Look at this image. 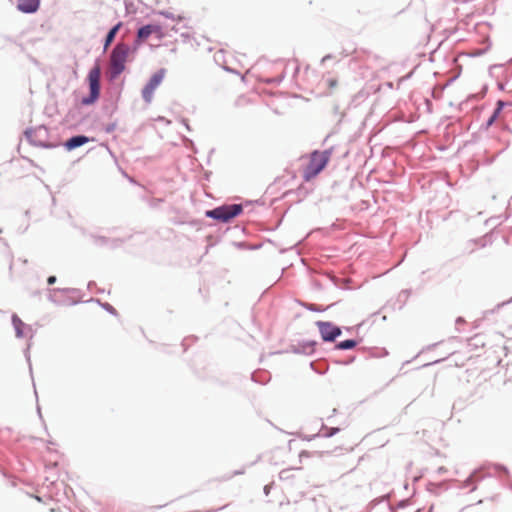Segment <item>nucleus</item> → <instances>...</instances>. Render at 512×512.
<instances>
[{
    "mask_svg": "<svg viewBox=\"0 0 512 512\" xmlns=\"http://www.w3.org/2000/svg\"><path fill=\"white\" fill-rule=\"evenodd\" d=\"M330 151H314L307 160L306 165L302 170V177L305 181L309 182L314 179L330 161Z\"/></svg>",
    "mask_w": 512,
    "mask_h": 512,
    "instance_id": "1",
    "label": "nucleus"
},
{
    "mask_svg": "<svg viewBox=\"0 0 512 512\" xmlns=\"http://www.w3.org/2000/svg\"><path fill=\"white\" fill-rule=\"evenodd\" d=\"M129 47L124 43L117 44L110 55V73L112 78L118 77L125 70Z\"/></svg>",
    "mask_w": 512,
    "mask_h": 512,
    "instance_id": "2",
    "label": "nucleus"
},
{
    "mask_svg": "<svg viewBox=\"0 0 512 512\" xmlns=\"http://www.w3.org/2000/svg\"><path fill=\"white\" fill-rule=\"evenodd\" d=\"M100 77L101 69L100 65L96 64L90 71L87 77L90 89L89 97L82 99V104L91 105L96 102L100 95Z\"/></svg>",
    "mask_w": 512,
    "mask_h": 512,
    "instance_id": "3",
    "label": "nucleus"
},
{
    "mask_svg": "<svg viewBox=\"0 0 512 512\" xmlns=\"http://www.w3.org/2000/svg\"><path fill=\"white\" fill-rule=\"evenodd\" d=\"M242 211L243 208L240 204L223 205L213 210H208L206 216L225 223L238 216Z\"/></svg>",
    "mask_w": 512,
    "mask_h": 512,
    "instance_id": "4",
    "label": "nucleus"
},
{
    "mask_svg": "<svg viewBox=\"0 0 512 512\" xmlns=\"http://www.w3.org/2000/svg\"><path fill=\"white\" fill-rule=\"evenodd\" d=\"M165 69H160L154 73L149 79L148 83L142 89V97L145 102L150 103L153 99L155 90L159 87L165 77Z\"/></svg>",
    "mask_w": 512,
    "mask_h": 512,
    "instance_id": "5",
    "label": "nucleus"
},
{
    "mask_svg": "<svg viewBox=\"0 0 512 512\" xmlns=\"http://www.w3.org/2000/svg\"><path fill=\"white\" fill-rule=\"evenodd\" d=\"M316 325L324 341H334L341 335V329L330 322L318 321Z\"/></svg>",
    "mask_w": 512,
    "mask_h": 512,
    "instance_id": "6",
    "label": "nucleus"
},
{
    "mask_svg": "<svg viewBox=\"0 0 512 512\" xmlns=\"http://www.w3.org/2000/svg\"><path fill=\"white\" fill-rule=\"evenodd\" d=\"M153 33L161 36L162 35V27L160 25H156V24L145 25L138 30L137 37L140 40H146Z\"/></svg>",
    "mask_w": 512,
    "mask_h": 512,
    "instance_id": "7",
    "label": "nucleus"
},
{
    "mask_svg": "<svg viewBox=\"0 0 512 512\" xmlns=\"http://www.w3.org/2000/svg\"><path fill=\"white\" fill-rule=\"evenodd\" d=\"M40 5L39 0H18L17 8L23 13H34Z\"/></svg>",
    "mask_w": 512,
    "mask_h": 512,
    "instance_id": "8",
    "label": "nucleus"
},
{
    "mask_svg": "<svg viewBox=\"0 0 512 512\" xmlns=\"http://www.w3.org/2000/svg\"><path fill=\"white\" fill-rule=\"evenodd\" d=\"M87 142H88V138L86 136H82V135L74 136V137L70 138L65 143V147L68 150H72V149H75L77 147H80V146L86 144Z\"/></svg>",
    "mask_w": 512,
    "mask_h": 512,
    "instance_id": "9",
    "label": "nucleus"
},
{
    "mask_svg": "<svg viewBox=\"0 0 512 512\" xmlns=\"http://www.w3.org/2000/svg\"><path fill=\"white\" fill-rule=\"evenodd\" d=\"M122 26V23L119 22L118 24H116L107 34L106 36V39H105V44H104V49L106 50L110 44L113 42L117 32L119 31V29L121 28Z\"/></svg>",
    "mask_w": 512,
    "mask_h": 512,
    "instance_id": "10",
    "label": "nucleus"
},
{
    "mask_svg": "<svg viewBox=\"0 0 512 512\" xmlns=\"http://www.w3.org/2000/svg\"><path fill=\"white\" fill-rule=\"evenodd\" d=\"M357 345L355 340H345L337 344V349L340 350H349L353 349Z\"/></svg>",
    "mask_w": 512,
    "mask_h": 512,
    "instance_id": "11",
    "label": "nucleus"
},
{
    "mask_svg": "<svg viewBox=\"0 0 512 512\" xmlns=\"http://www.w3.org/2000/svg\"><path fill=\"white\" fill-rule=\"evenodd\" d=\"M296 469H284L279 473V478L283 481H289L294 478V471Z\"/></svg>",
    "mask_w": 512,
    "mask_h": 512,
    "instance_id": "12",
    "label": "nucleus"
},
{
    "mask_svg": "<svg viewBox=\"0 0 512 512\" xmlns=\"http://www.w3.org/2000/svg\"><path fill=\"white\" fill-rule=\"evenodd\" d=\"M47 282L49 285L54 284L56 282V277L55 276L48 277Z\"/></svg>",
    "mask_w": 512,
    "mask_h": 512,
    "instance_id": "13",
    "label": "nucleus"
},
{
    "mask_svg": "<svg viewBox=\"0 0 512 512\" xmlns=\"http://www.w3.org/2000/svg\"><path fill=\"white\" fill-rule=\"evenodd\" d=\"M336 85H337V81L335 79L329 80V86L330 87H335Z\"/></svg>",
    "mask_w": 512,
    "mask_h": 512,
    "instance_id": "14",
    "label": "nucleus"
},
{
    "mask_svg": "<svg viewBox=\"0 0 512 512\" xmlns=\"http://www.w3.org/2000/svg\"><path fill=\"white\" fill-rule=\"evenodd\" d=\"M502 106H503V102L499 101V102H498V108H497V110L495 111V114H497V113L500 111V109H501V107H502ZM495 116H496V115H494V117H495Z\"/></svg>",
    "mask_w": 512,
    "mask_h": 512,
    "instance_id": "15",
    "label": "nucleus"
},
{
    "mask_svg": "<svg viewBox=\"0 0 512 512\" xmlns=\"http://www.w3.org/2000/svg\"><path fill=\"white\" fill-rule=\"evenodd\" d=\"M26 136H27V138H31V136H32V131H27V132H26Z\"/></svg>",
    "mask_w": 512,
    "mask_h": 512,
    "instance_id": "16",
    "label": "nucleus"
},
{
    "mask_svg": "<svg viewBox=\"0 0 512 512\" xmlns=\"http://www.w3.org/2000/svg\"><path fill=\"white\" fill-rule=\"evenodd\" d=\"M229 477H230V476H226V475H225V476H223V477H222V479H223V480H226V479H228Z\"/></svg>",
    "mask_w": 512,
    "mask_h": 512,
    "instance_id": "17",
    "label": "nucleus"
},
{
    "mask_svg": "<svg viewBox=\"0 0 512 512\" xmlns=\"http://www.w3.org/2000/svg\"><path fill=\"white\" fill-rule=\"evenodd\" d=\"M50 512H60V511H57L55 509H51Z\"/></svg>",
    "mask_w": 512,
    "mask_h": 512,
    "instance_id": "18",
    "label": "nucleus"
}]
</instances>
